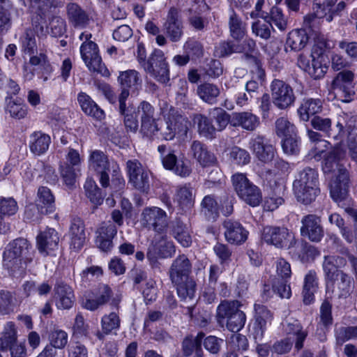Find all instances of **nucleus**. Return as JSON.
<instances>
[{
	"instance_id": "nucleus-53",
	"label": "nucleus",
	"mask_w": 357,
	"mask_h": 357,
	"mask_svg": "<svg viewBox=\"0 0 357 357\" xmlns=\"http://www.w3.org/2000/svg\"><path fill=\"white\" fill-rule=\"evenodd\" d=\"M155 241L156 248L161 257H171L176 252V247L174 243L168 241L166 236H160L158 238L155 237Z\"/></svg>"
},
{
	"instance_id": "nucleus-52",
	"label": "nucleus",
	"mask_w": 357,
	"mask_h": 357,
	"mask_svg": "<svg viewBox=\"0 0 357 357\" xmlns=\"http://www.w3.org/2000/svg\"><path fill=\"white\" fill-rule=\"evenodd\" d=\"M79 171L78 167H75L68 162H61L59 166L61 177L64 184L70 188L75 186Z\"/></svg>"
},
{
	"instance_id": "nucleus-50",
	"label": "nucleus",
	"mask_w": 357,
	"mask_h": 357,
	"mask_svg": "<svg viewBox=\"0 0 357 357\" xmlns=\"http://www.w3.org/2000/svg\"><path fill=\"white\" fill-rule=\"evenodd\" d=\"M201 211L209 220L214 222L219 215L218 202L212 195H206L201 203Z\"/></svg>"
},
{
	"instance_id": "nucleus-37",
	"label": "nucleus",
	"mask_w": 357,
	"mask_h": 357,
	"mask_svg": "<svg viewBox=\"0 0 357 357\" xmlns=\"http://www.w3.org/2000/svg\"><path fill=\"white\" fill-rule=\"evenodd\" d=\"M231 125L234 127L241 126L245 130L253 131L259 126V119L251 112H239L234 114Z\"/></svg>"
},
{
	"instance_id": "nucleus-42",
	"label": "nucleus",
	"mask_w": 357,
	"mask_h": 357,
	"mask_svg": "<svg viewBox=\"0 0 357 357\" xmlns=\"http://www.w3.org/2000/svg\"><path fill=\"white\" fill-rule=\"evenodd\" d=\"M36 202L40 206L42 213H50L54 209V197L47 187L42 186L38 188Z\"/></svg>"
},
{
	"instance_id": "nucleus-22",
	"label": "nucleus",
	"mask_w": 357,
	"mask_h": 357,
	"mask_svg": "<svg viewBox=\"0 0 357 357\" xmlns=\"http://www.w3.org/2000/svg\"><path fill=\"white\" fill-rule=\"evenodd\" d=\"M126 93H124L119 98V112L123 117V124L127 132L136 133L139 129V122L135 109L132 107L127 106L124 98Z\"/></svg>"
},
{
	"instance_id": "nucleus-19",
	"label": "nucleus",
	"mask_w": 357,
	"mask_h": 357,
	"mask_svg": "<svg viewBox=\"0 0 357 357\" xmlns=\"http://www.w3.org/2000/svg\"><path fill=\"white\" fill-rule=\"evenodd\" d=\"M223 227L225 238L231 244H242L248 238V231L237 221L226 220L223 222Z\"/></svg>"
},
{
	"instance_id": "nucleus-36",
	"label": "nucleus",
	"mask_w": 357,
	"mask_h": 357,
	"mask_svg": "<svg viewBox=\"0 0 357 357\" xmlns=\"http://www.w3.org/2000/svg\"><path fill=\"white\" fill-rule=\"evenodd\" d=\"M77 100L83 112L93 118L101 120L105 116V113L97 104L86 93L81 92L78 94Z\"/></svg>"
},
{
	"instance_id": "nucleus-51",
	"label": "nucleus",
	"mask_w": 357,
	"mask_h": 357,
	"mask_svg": "<svg viewBox=\"0 0 357 357\" xmlns=\"http://www.w3.org/2000/svg\"><path fill=\"white\" fill-rule=\"evenodd\" d=\"M317 287L316 282V273L310 271L305 277L303 289V303L305 305L310 304L314 300V293Z\"/></svg>"
},
{
	"instance_id": "nucleus-3",
	"label": "nucleus",
	"mask_w": 357,
	"mask_h": 357,
	"mask_svg": "<svg viewBox=\"0 0 357 357\" xmlns=\"http://www.w3.org/2000/svg\"><path fill=\"white\" fill-rule=\"evenodd\" d=\"M232 183L238 196L251 206H258L262 195L259 188L250 182L243 174H236L232 176Z\"/></svg>"
},
{
	"instance_id": "nucleus-43",
	"label": "nucleus",
	"mask_w": 357,
	"mask_h": 357,
	"mask_svg": "<svg viewBox=\"0 0 357 357\" xmlns=\"http://www.w3.org/2000/svg\"><path fill=\"white\" fill-rule=\"evenodd\" d=\"M197 93L204 102L212 105L216 102L217 98L220 93V90L214 84L204 82L198 86Z\"/></svg>"
},
{
	"instance_id": "nucleus-17",
	"label": "nucleus",
	"mask_w": 357,
	"mask_h": 357,
	"mask_svg": "<svg viewBox=\"0 0 357 357\" xmlns=\"http://www.w3.org/2000/svg\"><path fill=\"white\" fill-rule=\"evenodd\" d=\"M290 237L289 230L284 227L266 226L263 229L262 239L266 243L277 248L287 246Z\"/></svg>"
},
{
	"instance_id": "nucleus-35",
	"label": "nucleus",
	"mask_w": 357,
	"mask_h": 357,
	"mask_svg": "<svg viewBox=\"0 0 357 357\" xmlns=\"http://www.w3.org/2000/svg\"><path fill=\"white\" fill-rule=\"evenodd\" d=\"M18 210L17 202L13 197H3L0 199V234L6 233L8 225L3 222L6 217L15 215Z\"/></svg>"
},
{
	"instance_id": "nucleus-44",
	"label": "nucleus",
	"mask_w": 357,
	"mask_h": 357,
	"mask_svg": "<svg viewBox=\"0 0 357 357\" xmlns=\"http://www.w3.org/2000/svg\"><path fill=\"white\" fill-rule=\"evenodd\" d=\"M50 137L40 132H35L31 135L30 149L36 155L44 153L49 148Z\"/></svg>"
},
{
	"instance_id": "nucleus-5",
	"label": "nucleus",
	"mask_w": 357,
	"mask_h": 357,
	"mask_svg": "<svg viewBox=\"0 0 357 357\" xmlns=\"http://www.w3.org/2000/svg\"><path fill=\"white\" fill-rule=\"evenodd\" d=\"M354 77L355 74L352 70H343L332 81L331 87L340 96L342 102H349L355 96Z\"/></svg>"
},
{
	"instance_id": "nucleus-8",
	"label": "nucleus",
	"mask_w": 357,
	"mask_h": 357,
	"mask_svg": "<svg viewBox=\"0 0 357 357\" xmlns=\"http://www.w3.org/2000/svg\"><path fill=\"white\" fill-rule=\"evenodd\" d=\"M138 113L140 115L139 132L143 137L151 139L159 130L154 118V108L146 101H142L137 107Z\"/></svg>"
},
{
	"instance_id": "nucleus-4",
	"label": "nucleus",
	"mask_w": 357,
	"mask_h": 357,
	"mask_svg": "<svg viewBox=\"0 0 357 357\" xmlns=\"http://www.w3.org/2000/svg\"><path fill=\"white\" fill-rule=\"evenodd\" d=\"M144 70L158 82L167 84L169 81V70L164 53L155 50L144 65Z\"/></svg>"
},
{
	"instance_id": "nucleus-32",
	"label": "nucleus",
	"mask_w": 357,
	"mask_h": 357,
	"mask_svg": "<svg viewBox=\"0 0 357 357\" xmlns=\"http://www.w3.org/2000/svg\"><path fill=\"white\" fill-rule=\"evenodd\" d=\"M31 249V245L26 239L18 238L9 243L4 251L22 258L24 261L31 262L33 259Z\"/></svg>"
},
{
	"instance_id": "nucleus-49",
	"label": "nucleus",
	"mask_w": 357,
	"mask_h": 357,
	"mask_svg": "<svg viewBox=\"0 0 357 357\" xmlns=\"http://www.w3.org/2000/svg\"><path fill=\"white\" fill-rule=\"evenodd\" d=\"M321 110V102L319 99H307L303 101L298 109L300 118L304 121H307L310 116Z\"/></svg>"
},
{
	"instance_id": "nucleus-33",
	"label": "nucleus",
	"mask_w": 357,
	"mask_h": 357,
	"mask_svg": "<svg viewBox=\"0 0 357 357\" xmlns=\"http://www.w3.org/2000/svg\"><path fill=\"white\" fill-rule=\"evenodd\" d=\"M162 162L166 169L172 170L181 177L188 176L191 173L189 166L183 160H178L176 155L173 152L163 156Z\"/></svg>"
},
{
	"instance_id": "nucleus-18",
	"label": "nucleus",
	"mask_w": 357,
	"mask_h": 357,
	"mask_svg": "<svg viewBox=\"0 0 357 357\" xmlns=\"http://www.w3.org/2000/svg\"><path fill=\"white\" fill-rule=\"evenodd\" d=\"M255 323L253 335L255 340H261L266 329L268 323L273 319V313L264 305L255 304Z\"/></svg>"
},
{
	"instance_id": "nucleus-25",
	"label": "nucleus",
	"mask_w": 357,
	"mask_h": 357,
	"mask_svg": "<svg viewBox=\"0 0 357 357\" xmlns=\"http://www.w3.org/2000/svg\"><path fill=\"white\" fill-rule=\"evenodd\" d=\"M352 280V278L347 273H340L337 278L327 282V290H331L338 298H346L349 295Z\"/></svg>"
},
{
	"instance_id": "nucleus-60",
	"label": "nucleus",
	"mask_w": 357,
	"mask_h": 357,
	"mask_svg": "<svg viewBox=\"0 0 357 357\" xmlns=\"http://www.w3.org/2000/svg\"><path fill=\"white\" fill-rule=\"evenodd\" d=\"M245 314L242 310L236 312L227 320V328L231 332H238L245 325Z\"/></svg>"
},
{
	"instance_id": "nucleus-34",
	"label": "nucleus",
	"mask_w": 357,
	"mask_h": 357,
	"mask_svg": "<svg viewBox=\"0 0 357 357\" xmlns=\"http://www.w3.org/2000/svg\"><path fill=\"white\" fill-rule=\"evenodd\" d=\"M67 15L69 22L75 27H85L89 17L86 12L75 3H69L66 6Z\"/></svg>"
},
{
	"instance_id": "nucleus-48",
	"label": "nucleus",
	"mask_w": 357,
	"mask_h": 357,
	"mask_svg": "<svg viewBox=\"0 0 357 357\" xmlns=\"http://www.w3.org/2000/svg\"><path fill=\"white\" fill-rule=\"evenodd\" d=\"M17 342V331L13 322H8L0 337V351H7Z\"/></svg>"
},
{
	"instance_id": "nucleus-63",
	"label": "nucleus",
	"mask_w": 357,
	"mask_h": 357,
	"mask_svg": "<svg viewBox=\"0 0 357 357\" xmlns=\"http://www.w3.org/2000/svg\"><path fill=\"white\" fill-rule=\"evenodd\" d=\"M269 18L272 24H273L279 30L284 31L287 28V21L282 10L277 7H273L270 12Z\"/></svg>"
},
{
	"instance_id": "nucleus-10",
	"label": "nucleus",
	"mask_w": 357,
	"mask_h": 357,
	"mask_svg": "<svg viewBox=\"0 0 357 357\" xmlns=\"http://www.w3.org/2000/svg\"><path fill=\"white\" fill-rule=\"evenodd\" d=\"M129 182L143 193H148L150 189L149 174L137 160H128L126 163Z\"/></svg>"
},
{
	"instance_id": "nucleus-29",
	"label": "nucleus",
	"mask_w": 357,
	"mask_h": 357,
	"mask_svg": "<svg viewBox=\"0 0 357 357\" xmlns=\"http://www.w3.org/2000/svg\"><path fill=\"white\" fill-rule=\"evenodd\" d=\"M170 234L172 236L185 248L189 247L192 243V237L190 229L186 224L181 220L176 218L169 225Z\"/></svg>"
},
{
	"instance_id": "nucleus-30",
	"label": "nucleus",
	"mask_w": 357,
	"mask_h": 357,
	"mask_svg": "<svg viewBox=\"0 0 357 357\" xmlns=\"http://www.w3.org/2000/svg\"><path fill=\"white\" fill-rule=\"evenodd\" d=\"M190 154L197 160L202 167H208L215 164L216 159L213 153L209 152L206 146L200 141L192 142Z\"/></svg>"
},
{
	"instance_id": "nucleus-2",
	"label": "nucleus",
	"mask_w": 357,
	"mask_h": 357,
	"mask_svg": "<svg viewBox=\"0 0 357 357\" xmlns=\"http://www.w3.org/2000/svg\"><path fill=\"white\" fill-rule=\"evenodd\" d=\"M161 114L166 119L165 126L160 129V134L165 140H173L176 135H187L190 125L187 117L179 114L176 108L167 102L162 105Z\"/></svg>"
},
{
	"instance_id": "nucleus-38",
	"label": "nucleus",
	"mask_w": 357,
	"mask_h": 357,
	"mask_svg": "<svg viewBox=\"0 0 357 357\" xmlns=\"http://www.w3.org/2000/svg\"><path fill=\"white\" fill-rule=\"evenodd\" d=\"M309 41V36L305 29L290 31L286 40V51L289 47L293 51L303 50Z\"/></svg>"
},
{
	"instance_id": "nucleus-26",
	"label": "nucleus",
	"mask_w": 357,
	"mask_h": 357,
	"mask_svg": "<svg viewBox=\"0 0 357 357\" xmlns=\"http://www.w3.org/2000/svg\"><path fill=\"white\" fill-rule=\"evenodd\" d=\"M250 148L256 157L263 162H269L274 159L275 149L272 145L264 142L262 136L257 135L250 141Z\"/></svg>"
},
{
	"instance_id": "nucleus-7",
	"label": "nucleus",
	"mask_w": 357,
	"mask_h": 357,
	"mask_svg": "<svg viewBox=\"0 0 357 357\" xmlns=\"http://www.w3.org/2000/svg\"><path fill=\"white\" fill-rule=\"evenodd\" d=\"M89 166L90 169L99 174V182L102 187H109V172L111 170V165L108 156L102 151H92L89 158Z\"/></svg>"
},
{
	"instance_id": "nucleus-58",
	"label": "nucleus",
	"mask_w": 357,
	"mask_h": 357,
	"mask_svg": "<svg viewBox=\"0 0 357 357\" xmlns=\"http://www.w3.org/2000/svg\"><path fill=\"white\" fill-rule=\"evenodd\" d=\"M275 132L279 137L295 135V127L286 118L280 117L275 121Z\"/></svg>"
},
{
	"instance_id": "nucleus-21",
	"label": "nucleus",
	"mask_w": 357,
	"mask_h": 357,
	"mask_svg": "<svg viewBox=\"0 0 357 357\" xmlns=\"http://www.w3.org/2000/svg\"><path fill=\"white\" fill-rule=\"evenodd\" d=\"M192 264L185 255H178L172 262L169 273L172 282H178L181 280L190 278Z\"/></svg>"
},
{
	"instance_id": "nucleus-11",
	"label": "nucleus",
	"mask_w": 357,
	"mask_h": 357,
	"mask_svg": "<svg viewBox=\"0 0 357 357\" xmlns=\"http://www.w3.org/2000/svg\"><path fill=\"white\" fill-rule=\"evenodd\" d=\"M167 37L173 43L179 42L184 35V25L179 15V10L172 7L162 26Z\"/></svg>"
},
{
	"instance_id": "nucleus-31",
	"label": "nucleus",
	"mask_w": 357,
	"mask_h": 357,
	"mask_svg": "<svg viewBox=\"0 0 357 357\" xmlns=\"http://www.w3.org/2000/svg\"><path fill=\"white\" fill-rule=\"evenodd\" d=\"M10 253L3 252V266L8 271L10 275L13 277L20 276L24 273L26 264L30 262L24 261L22 258Z\"/></svg>"
},
{
	"instance_id": "nucleus-12",
	"label": "nucleus",
	"mask_w": 357,
	"mask_h": 357,
	"mask_svg": "<svg viewBox=\"0 0 357 357\" xmlns=\"http://www.w3.org/2000/svg\"><path fill=\"white\" fill-rule=\"evenodd\" d=\"M113 291L109 286L100 284L94 293L95 298L86 299L83 303V307L86 310L94 311L111 301L110 305L118 307L120 298H113Z\"/></svg>"
},
{
	"instance_id": "nucleus-14",
	"label": "nucleus",
	"mask_w": 357,
	"mask_h": 357,
	"mask_svg": "<svg viewBox=\"0 0 357 357\" xmlns=\"http://www.w3.org/2000/svg\"><path fill=\"white\" fill-rule=\"evenodd\" d=\"M301 235L310 241L318 243L324 237V231L321 218L314 215H305L301 220Z\"/></svg>"
},
{
	"instance_id": "nucleus-20",
	"label": "nucleus",
	"mask_w": 357,
	"mask_h": 357,
	"mask_svg": "<svg viewBox=\"0 0 357 357\" xmlns=\"http://www.w3.org/2000/svg\"><path fill=\"white\" fill-rule=\"evenodd\" d=\"M118 81L121 87V92L118 96V99L122 95L126 93L124 98V102H126L129 95L130 91L132 93H135L139 90L141 86L142 81L139 78V73L135 70H128L120 73Z\"/></svg>"
},
{
	"instance_id": "nucleus-16",
	"label": "nucleus",
	"mask_w": 357,
	"mask_h": 357,
	"mask_svg": "<svg viewBox=\"0 0 357 357\" xmlns=\"http://www.w3.org/2000/svg\"><path fill=\"white\" fill-rule=\"evenodd\" d=\"M96 243L103 252H108L113 247L112 240L117 233L116 226L111 221L103 222L96 230Z\"/></svg>"
},
{
	"instance_id": "nucleus-62",
	"label": "nucleus",
	"mask_w": 357,
	"mask_h": 357,
	"mask_svg": "<svg viewBox=\"0 0 357 357\" xmlns=\"http://www.w3.org/2000/svg\"><path fill=\"white\" fill-rule=\"evenodd\" d=\"M22 43L24 52L32 54L36 51V40L34 32L32 30H26L24 35L22 38Z\"/></svg>"
},
{
	"instance_id": "nucleus-41",
	"label": "nucleus",
	"mask_w": 357,
	"mask_h": 357,
	"mask_svg": "<svg viewBox=\"0 0 357 357\" xmlns=\"http://www.w3.org/2000/svg\"><path fill=\"white\" fill-rule=\"evenodd\" d=\"M175 199L183 211L190 210L195 204V195L191 187L183 185L178 188Z\"/></svg>"
},
{
	"instance_id": "nucleus-64",
	"label": "nucleus",
	"mask_w": 357,
	"mask_h": 357,
	"mask_svg": "<svg viewBox=\"0 0 357 357\" xmlns=\"http://www.w3.org/2000/svg\"><path fill=\"white\" fill-rule=\"evenodd\" d=\"M50 344L54 349H63L68 342V335L62 330H54L50 335Z\"/></svg>"
},
{
	"instance_id": "nucleus-46",
	"label": "nucleus",
	"mask_w": 357,
	"mask_h": 357,
	"mask_svg": "<svg viewBox=\"0 0 357 357\" xmlns=\"http://www.w3.org/2000/svg\"><path fill=\"white\" fill-rule=\"evenodd\" d=\"M317 56L314 54H310L311 64L309 66L307 73L314 79L322 78L328 70V66L326 63H324V56L321 55V52H317Z\"/></svg>"
},
{
	"instance_id": "nucleus-28",
	"label": "nucleus",
	"mask_w": 357,
	"mask_h": 357,
	"mask_svg": "<svg viewBox=\"0 0 357 357\" xmlns=\"http://www.w3.org/2000/svg\"><path fill=\"white\" fill-rule=\"evenodd\" d=\"M346 151L341 145H335L324 155L322 169L325 174H330L338 167L340 160L344 158Z\"/></svg>"
},
{
	"instance_id": "nucleus-27",
	"label": "nucleus",
	"mask_w": 357,
	"mask_h": 357,
	"mask_svg": "<svg viewBox=\"0 0 357 357\" xmlns=\"http://www.w3.org/2000/svg\"><path fill=\"white\" fill-rule=\"evenodd\" d=\"M69 234L71 248L75 250H80L86 239L84 221L79 218H74L70 223Z\"/></svg>"
},
{
	"instance_id": "nucleus-23",
	"label": "nucleus",
	"mask_w": 357,
	"mask_h": 357,
	"mask_svg": "<svg viewBox=\"0 0 357 357\" xmlns=\"http://www.w3.org/2000/svg\"><path fill=\"white\" fill-rule=\"evenodd\" d=\"M54 298L59 309H70L74 303L72 288L63 282H58L54 288Z\"/></svg>"
},
{
	"instance_id": "nucleus-47",
	"label": "nucleus",
	"mask_w": 357,
	"mask_h": 357,
	"mask_svg": "<svg viewBox=\"0 0 357 357\" xmlns=\"http://www.w3.org/2000/svg\"><path fill=\"white\" fill-rule=\"evenodd\" d=\"M204 337L205 334L203 332L198 333L196 336L187 335L182 342L183 355L185 357H189L197 349H202V342Z\"/></svg>"
},
{
	"instance_id": "nucleus-45",
	"label": "nucleus",
	"mask_w": 357,
	"mask_h": 357,
	"mask_svg": "<svg viewBox=\"0 0 357 357\" xmlns=\"http://www.w3.org/2000/svg\"><path fill=\"white\" fill-rule=\"evenodd\" d=\"M241 303L238 301H223L217 308V320L219 324H222L224 320H227L233 316L236 312L241 311L239 307Z\"/></svg>"
},
{
	"instance_id": "nucleus-59",
	"label": "nucleus",
	"mask_w": 357,
	"mask_h": 357,
	"mask_svg": "<svg viewBox=\"0 0 357 357\" xmlns=\"http://www.w3.org/2000/svg\"><path fill=\"white\" fill-rule=\"evenodd\" d=\"M15 298L8 291H0V314H8L13 311Z\"/></svg>"
},
{
	"instance_id": "nucleus-15",
	"label": "nucleus",
	"mask_w": 357,
	"mask_h": 357,
	"mask_svg": "<svg viewBox=\"0 0 357 357\" xmlns=\"http://www.w3.org/2000/svg\"><path fill=\"white\" fill-rule=\"evenodd\" d=\"M338 174L330 183V193L333 200L341 202L348 196L349 174L347 169L342 165L338 167Z\"/></svg>"
},
{
	"instance_id": "nucleus-57",
	"label": "nucleus",
	"mask_w": 357,
	"mask_h": 357,
	"mask_svg": "<svg viewBox=\"0 0 357 357\" xmlns=\"http://www.w3.org/2000/svg\"><path fill=\"white\" fill-rule=\"evenodd\" d=\"M6 110L10 113V116L20 119L25 116L26 110L24 106L19 100H14L11 97H7L6 99Z\"/></svg>"
},
{
	"instance_id": "nucleus-13",
	"label": "nucleus",
	"mask_w": 357,
	"mask_h": 357,
	"mask_svg": "<svg viewBox=\"0 0 357 357\" xmlns=\"http://www.w3.org/2000/svg\"><path fill=\"white\" fill-rule=\"evenodd\" d=\"M142 222L143 225L158 233L159 235L164 233L167 227L166 213L160 208L152 207L144 209Z\"/></svg>"
},
{
	"instance_id": "nucleus-61",
	"label": "nucleus",
	"mask_w": 357,
	"mask_h": 357,
	"mask_svg": "<svg viewBox=\"0 0 357 357\" xmlns=\"http://www.w3.org/2000/svg\"><path fill=\"white\" fill-rule=\"evenodd\" d=\"M102 329L105 334L109 333L112 330L117 329L120 326V319L116 312H111L105 315L101 320Z\"/></svg>"
},
{
	"instance_id": "nucleus-24",
	"label": "nucleus",
	"mask_w": 357,
	"mask_h": 357,
	"mask_svg": "<svg viewBox=\"0 0 357 357\" xmlns=\"http://www.w3.org/2000/svg\"><path fill=\"white\" fill-rule=\"evenodd\" d=\"M36 241L39 252L48 255L50 251L57 248L59 238L54 229L48 228L38 235Z\"/></svg>"
},
{
	"instance_id": "nucleus-56",
	"label": "nucleus",
	"mask_w": 357,
	"mask_h": 357,
	"mask_svg": "<svg viewBox=\"0 0 357 357\" xmlns=\"http://www.w3.org/2000/svg\"><path fill=\"white\" fill-rule=\"evenodd\" d=\"M238 44L233 41H222L215 48V55L219 58L227 57L234 53H239Z\"/></svg>"
},
{
	"instance_id": "nucleus-40",
	"label": "nucleus",
	"mask_w": 357,
	"mask_h": 357,
	"mask_svg": "<svg viewBox=\"0 0 357 357\" xmlns=\"http://www.w3.org/2000/svg\"><path fill=\"white\" fill-rule=\"evenodd\" d=\"M194 121L197 123L198 132L202 136L209 139L215 138L217 129L211 119L204 114H197L195 115Z\"/></svg>"
},
{
	"instance_id": "nucleus-54",
	"label": "nucleus",
	"mask_w": 357,
	"mask_h": 357,
	"mask_svg": "<svg viewBox=\"0 0 357 357\" xmlns=\"http://www.w3.org/2000/svg\"><path fill=\"white\" fill-rule=\"evenodd\" d=\"M84 188L87 197L93 204L98 206L102 203L105 196L93 180L88 179L84 184Z\"/></svg>"
},
{
	"instance_id": "nucleus-1",
	"label": "nucleus",
	"mask_w": 357,
	"mask_h": 357,
	"mask_svg": "<svg viewBox=\"0 0 357 357\" xmlns=\"http://www.w3.org/2000/svg\"><path fill=\"white\" fill-rule=\"evenodd\" d=\"M317 172L306 167L299 172L293 183L294 193L299 202L305 205L316 199L320 192Z\"/></svg>"
},
{
	"instance_id": "nucleus-9",
	"label": "nucleus",
	"mask_w": 357,
	"mask_h": 357,
	"mask_svg": "<svg viewBox=\"0 0 357 357\" xmlns=\"http://www.w3.org/2000/svg\"><path fill=\"white\" fill-rule=\"evenodd\" d=\"M271 89L273 102L279 109H287L294 102L296 97L293 89L284 82L274 79L272 82Z\"/></svg>"
},
{
	"instance_id": "nucleus-6",
	"label": "nucleus",
	"mask_w": 357,
	"mask_h": 357,
	"mask_svg": "<svg viewBox=\"0 0 357 357\" xmlns=\"http://www.w3.org/2000/svg\"><path fill=\"white\" fill-rule=\"evenodd\" d=\"M80 53L82 59L90 70L104 76L109 75L108 70L102 63L96 43L93 41L84 42L80 47Z\"/></svg>"
},
{
	"instance_id": "nucleus-39",
	"label": "nucleus",
	"mask_w": 357,
	"mask_h": 357,
	"mask_svg": "<svg viewBox=\"0 0 357 357\" xmlns=\"http://www.w3.org/2000/svg\"><path fill=\"white\" fill-rule=\"evenodd\" d=\"M172 283L176 286L178 296L182 301L194 303L196 283L192 279L181 280L178 282Z\"/></svg>"
},
{
	"instance_id": "nucleus-55",
	"label": "nucleus",
	"mask_w": 357,
	"mask_h": 357,
	"mask_svg": "<svg viewBox=\"0 0 357 357\" xmlns=\"http://www.w3.org/2000/svg\"><path fill=\"white\" fill-rule=\"evenodd\" d=\"M231 36L237 40H241L245 34V27L241 20L233 12L229 22Z\"/></svg>"
}]
</instances>
